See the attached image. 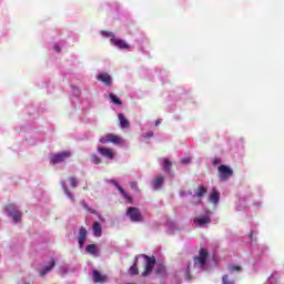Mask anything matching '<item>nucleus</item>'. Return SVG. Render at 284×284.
<instances>
[{
  "mask_svg": "<svg viewBox=\"0 0 284 284\" xmlns=\"http://www.w3.org/2000/svg\"><path fill=\"white\" fill-rule=\"evenodd\" d=\"M92 230H93L94 236H101V234H103V229L101 226V223L99 222L93 223Z\"/></svg>",
  "mask_w": 284,
  "mask_h": 284,
  "instance_id": "nucleus-19",
  "label": "nucleus"
},
{
  "mask_svg": "<svg viewBox=\"0 0 284 284\" xmlns=\"http://www.w3.org/2000/svg\"><path fill=\"white\" fill-rule=\"evenodd\" d=\"M94 283H108V275L101 274L98 270H93Z\"/></svg>",
  "mask_w": 284,
  "mask_h": 284,
  "instance_id": "nucleus-13",
  "label": "nucleus"
},
{
  "mask_svg": "<svg viewBox=\"0 0 284 284\" xmlns=\"http://www.w3.org/2000/svg\"><path fill=\"white\" fill-rule=\"evenodd\" d=\"M112 45H115V48H119L120 50H128L130 48V44H128L124 40L119 38H113L111 40Z\"/></svg>",
  "mask_w": 284,
  "mask_h": 284,
  "instance_id": "nucleus-10",
  "label": "nucleus"
},
{
  "mask_svg": "<svg viewBox=\"0 0 284 284\" xmlns=\"http://www.w3.org/2000/svg\"><path fill=\"white\" fill-rule=\"evenodd\" d=\"M98 152L101 154V156H104V159H109L112 161L114 156H116V153L113 149L105 148V146H98Z\"/></svg>",
  "mask_w": 284,
  "mask_h": 284,
  "instance_id": "nucleus-8",
  "label": "nucleus"
},
{
  "mask_svg": "<svg viewBox=\"0 0 284 284\" xmlns=\"http://www.w3.org/2000/svg\"><path fill=\"white\" fill-rule=\"evenodd\" d=\"M68 181L70 182V187L72 189L78 187L79 180H77V178L74 176L68 178Z\"/></svg>",
  "mask_w": 284,
  "mask_h": 284,
  "instance_id": "nucleus-27",
  "label": "nucleus"
},
{
  "mask_svg": "<svg viewBox=\"0 0 284 284\" xmlns=\"http://www.w3.org/2000/svg\"><path fill=\"white\" fill-rule=\"evenodd\" d=\"M91 161H92V163H94V165H101V163H102L101 158H99V155H97V154L91 155Z\"/></svg>",
  "mask_w": 284,
  "mask_h": 284,
  "instance_id": "nucleus-28",
  "label": "nucleus"
},
{
  "mask_svg": "<svg viewBox=\"0 0 284 284\" xmlns=\"http://www.w3.org/2000/svg\"><path fill=\"white\" fill-rule=\"evenodd\" d=\"M118 119L120 121L121 128H123V129L130 128V121H128V119H125V115H123V113H119Z\"/></svg>",
  "mask_w": 284,
  "mask_h": 284,
  "instance_id": "nucleus-18",
  "label": "nucleus"
},
{
  "mask_svg": "<svg viewBox=\"0 0 284 284\" xmlns=\"http://www.w3.org/2000/svg\"><path fill=\"white\" fill-rule=\"evenodd\" d=\"M185 278H187V281H190V278H192V274L190 273V264L186 267Z\"/></svg>",
  "mask_w": 284,
  "mask_h": 284,
  "instance_id": "nucleus-34",
  "label": "nucleus"
},
{
  "mask_svg": "<svg viewBox=\"0 0 284 284\" xmlns=\"http://www.w3.org/2000/svg\"><path fill=\"white\" fill-rule=\"evenodd\" d=\"M100 143H113V145H120V143H123V140L121 139V136L114 134H106L100 139Z\"/></svg>",
  "mask_w": 284,
  "mask_h": 284,
  "instance_id": "nucleus-7",
  "label": "nucleus"
},
{
  "mask_svg": "<svg viewBox=\"0 0 284 284\" xmlns=\"http://www.w3.org/2000/svg\"><path fill=\"white\" fill-rule=\"evenodd\" d=\"M171 169H172V162H171V160L168 159V158H164L163 163H162V170H163L164 172H170Z\"/></svg>",
  "mask_w": 284,
  "mask_h": 284,
  "instance_id": "nucleus-23",
  "label": "nucleus"
},
{
  "mask_svg": "<svg viewBox=\"0 0 284 284\" xmlns=\"http://www.w3.org/2000/svg\"><path fill=\"white\" fill-rule=\"evenodd\" d=\"M85 239H88V230L85 229V226H81L78 236V243L80 247H83V245H85Z\"/></svg>",
  "mask_w": 284,
  "mask_h": 284,
  "instance_id": "nucleus-9",
  "label": "nucleus"
},
{
  "mask_svg": "<svg viewBox=\"0 0 284 284\" xmlns=\"http://www.w3.org/2000/svg\"><path fill=\"white\" fill-rule=\"evenodd\" d=\"M230 272H241V266L233 265V266L230 267Z\"/></svg>",
  "mask_w": 284,
  "mask_h": 284,
  "instance_id": "nucleus-33",
  "label": "nucleus"
},
{
  "mask_svg": "<svg viewBox=\"0 0 284 284\" xmlns=\"http://www.w3.org/2000/svg\"><path fill=\"white\" fill-rule=\"evenodd\" d=\"M164 181H165V178H163L162 175L156 176L153 180L154 190H161V186L163 185Z\"/></svg>",
  "mask_w": 284,
  "mask_h": 284,
  "instance_id": "nucleus-17",
  "label": "nucleus"
},
{
  "mask_svg": "<svg viewBox=\"0 0 284 284\" xmlns=\"http://www.w3.org/2000/svg\"><path fill=\"white\" fill-rule=\"evenodd\" d=\"M272 278H274V274H272L268 278V281L272 283Z\"/></svg>",
  "mask_w": 284,
  "mask_h": 284,
  "instance_id": "nucleus-38",
  "label": "nucleus"
},
{
  "mask_svg": "<svg viewBox=\"0 0 284 284\" xmlns=\"http://www.w3.org/2000/svg\"><path fill=\"white\" fill-rule=\"evenodd\" d=\"M155 125H156V126L161 125V120H156V121H155Z\"/></svg>",
  "mask_w": 284,
  "mask_h": 284,
  "instance_id": "nucleus-37",
  "label": "nucleus"
},
{
  "mask_svg": "<svg viewBox=\"0 0 284 284\" xmlns=\"http://www.w3.org/2000/svg\"><path fill=\"white\" fill-rule=\"evenodd\" d=\"M85 251L88 254H92L93 256H97L99 254V247H97V244H90L85 247Z\"/></svg>",
  "mask_w": 284,
  "mask_h": 284,
  "instance_id": "nucleus-21",
  "label": "nucleus"
},
{
  "mask_svg": "<svg viewBox=\"0 0 284 284\" xmlns=\"http://www.w3.org/2000/svg\"><path fill=\"white\" fill-rule=\"evenodd\" d=\"M7 212L10 219H12L16 223H19V221H21V211L17 209V205L14 204L7 205Z\"/></svg>",
  "mask_w": 284,
  "mask_h": 284,
  "instance_id": "nucleus-6",
  "label": "nucleus"
},
{
  "mask_svg": "<svg viewBox=\"0 0 284 284\" xmlns=\"http://www.w3.org/2000/svg\"><path fill=\"white\" fill-rule=\"evenodd\" d=\"M101 34H102V37H106V38L111 39V41L116 38V37H114V34H113L112 32H110V31H101Z\"/></svg>",
  "mask_w": 284,
  "mask_h": 284,
  "instance_id": "nucleus-30",
  "label": "nucleus"
},
{
  "mask_svg": "<svg viewBox=\"0 0 284 284\" xmlns=\"http://www.w3.org/2000/svg\"><path fill=\"white\" fill-rule=\"evenodd\" d=\"M62 189L64 191V194L70 199L71 201H74V195H72V192H70V189H68V185H65V182H62Z\"/></svg>",
  "mask_w": 284,
  "mask_h": 284,
  "instance_id": "nucleus-24",
  "label": "nucleus"
},
{
  "mask_svg": "<svg viewBox=\"0 0 284 284\" xmlns=\"http://www.w3.org/2000/svg\"><path fill=\"white\" fill-rule=\"evenodd\" d=\"M143 258L144 261H146V264L144 266V271L142 272V277L145 278L146 276H150V274H152L154 266L156 265V257L143 255Z\"/></svg>",
  "mask_w": 284,
  "mask_h": 284,
  "instance_id": "nucleus-2",
  "label": "nucleus"
},
{
  "mask_svg": "<svg viewBox=\"0 0 284 284\" xmlns=\"http://www.w3.org/2000/svg\"><path fill=\"white\" fill-rule=\"evenodd\" d=\"M138 265H139V260L135 258V262L129 268V272H130L131 276H136L139 274V266Z\"/></svg>",
  "mask_w": 284,
  "mask_h": 284,
  "instance_id": "nucleus-22",
  "label": "nucleus"
},
{
  "mask_svg": "<svg viewBox=\"0 0 284 284\" xmlns=\"http://www.w3.org/2000/svg\"><path fill=\"white\" fill-rule=\"evenodd\" d=\"M222 284H236V282L230 278V275L225 274L222 276Z\"/></svg>",
  "mask_w": 284,
  "mask_h": 284,
  "instance_id": "nucleus-26",
  "label": "nucleus"
},
{
  "mask_svg": "<svg viewBox=\"0 0 284 284\" xmlns=\"http://www.w3.org/2000/svg\"><path fill=\"white\" fill-rule=\"evenodd\" d=\"M191 161H192V159L186 158V159H183V160H182V163H183L184 165H187V163H191Z\"/></svg>",
  "mask_w": 284,
  "mask_h": 284,
  "instance_id": "nucleus-35",
  "label": "nucleus"
},
{
  "mask_svg": "<svg viewBox=\"0 0 284 284\" xmlns=\"http://www.w3.org/2000/svg\"><path fill=\"white\" fill-rule=\"evenodd\" d=\"M155 274H158L159 276L165 274V266L163 264H160L155 270Z\"/></svg>",
  "mask_w": 284,
  "mask_h": 284,
  "instance_id": "nucleus-29",
  "label": "nucleus"
},
{
  "mask_svg": "<svg viewBox=\"0 0 284 284\" xmlns=\"http://www.w3.org/2000/svg\"><path fill=\"white\" fill-rule=\"evenodd\" d=\"M148 136H152V133H151V134H149Z\"/></svg>",
  "mask_w": 284,
  "mask_h": 284,
  "instance_id": "nucleus-40",
  "label": "nucleus"
},
{
  "mask_svg": "<svg viewBox=\"0 0 284 284\" xmlns=\"http://www.w3.org/2000/svg\"><path fill=\"white\" fill-rule=\"evenodd\" d=\"M126 215L130 217L132 223H141L143 222V215L141 214V211L134 206H130L126 210Z\"/></svg>",
  "mask_w": 284,
  "mask_h": 284,
  "instance_id": "nucleus-4",
  "label": "nucleus"
},
{
  "mask_svg": "<svg viewBox=\"0 0 284 284\" xmlns=\"http://www.w3.org/2000/svg\"><path fill=\"white\" fill-rule=\"evenodd\" d=\"M205 194H207V187L205 185L201 184L195 189L194 196H196L197 199H203Z\"/></svg>",
  "mask_w": 284,
  "mask_h": 284,
  "instance_id": "nucleus-14",
  "label": "nucleus"
},
{
  "mask_svg": "<svg viewBox=\"0 0 284 284\" xmlns=\"http://www.w3.org/2000/svg\"><path fill=\"white\" fill-rule=\"evenodd\" d=\"M220 200H221V193H219V191H216V189H213L211 194H210L209 201L211 203H214V205H219Z\"/></svg>",
  "mask_w": 284,
  "mask_h": 284,
  "instance_id": "nucleus-15",
  "label": "nucleus"
},
{
  "mask_svg": "<svg viewBox=\"0 0 284 284\" xmlns=\"http://www.w3.org/2000/svg\"><path fill=\"white\" fill-rule=\"evenodd\" d=\"M217 172L220 181H227V179H230L232 174H234V171L225 164H221L217 168Z\"/></svg>",
  "mask_w": 284,
  "mask_h": 284,
  "instance_id": "nucleus-5",
  "label": "nucleus"
},
{
  "mask_svg": "<svg viewBox=\"0 0 284 284\" xmlns=\"http://www.w3.org/2000/svg\"><path fill=\"white\" fill-rule=\"evenodd\" d=\"M54 265H57V263L54 262V258L51 257V260H50V265L44 266V267L40 271V276H45V274H48V272H52V268L54 267Z\"/></svg>",
  "mask_w": 284,
  "mask_h": 284,
  "instance_id": "nucleus-16",
  "label": "nucleus"
},
{
  "mask_svg": "<svg viewBox=\"0 0 284 284\" xmlns=\"http://www.w3.org/2000/svg\"><path fill=\"white\" fill-rule=\"evenodd\" d=\"M109 97H110V100L112 101V103H114V105H122L123 102H121V99H119V97H116V94L110 93Z\"/></svg>",
  "mask_w": 284,
  "mask_h": 284,
  "instance_id": "nucleus-25",
  "label": "nucleus"
},
{
  "mask_svg": "<svg viewBox=\"0 0 284 284\" xmlns=\"http://www.w3.org/2000/svg\"><path fill=\"white\" fill-rule=\"evenodd\" d=\"M115 186L118 187L120 194H122L123 199H125L129 203H132V196H130V194H128V192H125V190H123L119 183H115Z\"/></svg>",
  "mask_w": 284,
  "mask_h": 284,
  "instance_id": "nucleus-20",
  "label": "nucleus"
},
{
  "mask_svg": "<svg viewBox=\"0 0 284 284\" xmlns=\"http://www.w3.org/2000/svg\"><path fill=\"white\" fill-rule=\"evenodd\" d=\"M130 187L134 190V192H139V182H131Z\"/></svg>",
  "mask_w": 284,
  "mask_h": 284,
  "instance_id": "nucleus-32",
  "label": "nucleus"
},
{
  "mask_svg": "<svg viewBox=\"0 0 284 284\" xmlns=\"http://www.w3.org/2000/svg\"><path fill=\"white\" fill-rule=\"evenodd\" d=\"M98 81L105 84L108 88L112 85V77L109 73H100L97 78Z\"/></svg>",
  "mask_w": 284,
  "mask_h": 284,
  "instance_id": "nucleus-11",
  "label": "nucleus"
},
{
  "mask_svg": "<svg viewBox=\"0 0 284 284\" xmlns=\"http://www.w3.org/2000/svg\"><path fill=\"white\" fill-rule=\"evenodd\" d=\"M193 221L194 223H197L200 227H203V225H209V223H212V217H210V215H204L195 217Z\"/></svg>",
  "mask_w": 284,
  "mask_h": 284,
  "instance_id": "nucleus-12",
  "label": "nucleus"
},
{
  "mask_svg": "<svg viewBox=\"0 0 284 284\" xmlns=\"http://www.w3.org/2000/svg\"><path fill=\"white\" fill-rule=\"evenodd\" d=\"M72 156V152L70 151H62L58 154H53L50 158V164L51 165H57L59 163H64V161H68Z\"/></svg>",
  "mask_w": 284,
  "mask_h": 284,
  "instance_id": "nucleus-3",
  "label": "nucleus"
},
{
  "mask_svg": "<svg viewBox=\"0 0 284 284\" xmlns=\"http://www.w3.org/2000/svg\"><path fill=\"white\" fill-rule=\"evenodd\" d=\"M216 163H219V160H214L213 164L216 165Z\"/></svg>",
  "mask_w": 284,
  "mask_h": 284,
  "instance_id": "nucleus-39",
  "label": "nucleus"
},
{
  "mask_svg": "<svg viewBox=\"0 0 284 284\" xmlns=\"http://www.w3.org/2000/svg\"><path fill=\"white\" fill-rule=\"evenodd\" d=\"M209 256H210V252L201 247L199 251V255L193 257V267L195 270H203V267L207 265Z\"/></svg>",
  "mask_w": 284,
  "mask_h": 284,
  "instance_id": "nucleus-1",
  "label": "nucleus"
},
{
  "mask_svg": "<svg viewBox=\"0 0 284 284\" xmlns=\"http://www.w3.org/2000/svg\"><path fill=\"white\" fill-rule=\"evenodd\" d=\"M53 50H55V52H61V47H59L58 44H55V45L53 47Z\"/></svg>",
  "mask_w": 284,
  "mask_h": 284,
  "instance_id": "nucleus-36",
  "label": "nucleus"
},
{
  "mask_svg": "<svg viewBox=\"0 0 284 284\" xmlns=\"http://www.w3.org/2000/svg\"><path fill=\"white\" fill-rule=\"evenodd\" d=\"M84 207L90 212V214H95L97 216H99L100 221H103V217H101V215L99 214V212H97V210L90 209L88 207V205H85Z\"/></svg>",
  "mask_w": 284,
  "mask_h": 284,
  "instance_id": "nucleus-31",
  "label": "nucleus"
}]
</instances>
